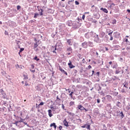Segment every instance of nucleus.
<instances>
[{
	"label": "nucleus",
	"mask_w": 130,
	"mask_h": 130,
	"mask_svg": "<svg viewBox=\"0 0 130 130\" xmlns=\"http://www.w3.org/2000/svg\"><path fill=\"white\" fill-rule=\"evenodd\" d=\"M57 46H58V47L62 46V44L61 43V42L59 41L56 43V45L55 46V50H56Z\"/></svg>",
	"instance_id": "nucleus-1"
},
{
	"label": "nucleus",
	"mask_w": 130,
	"mask_h": 130,
	"mask_svg": "<svg viewBox=\"0 0 130 130\" xmlns=\"http://www.w3.org/2000/svg\"><path fill=\"white\" fill-rule=\"evenodd\" d=\"M106 32L107 33H108V35H109V36H111V35H112V33H113V31L110 30V29H107L106 30Z\"/></svg>",
	"instance_id": "nucleus-2"
},
{
	"label": "nucleus",
	"mask_w": 130,
	"mask_h": 130,
	"mask_svg": "<svg viewBox=\"0 0 130 130\" xmlns=\"http://www.w3.org/2000/svg\"><path fill=\"white\" fill-rule=\"evenodd\" d=\"M38 47V42L35 43L34 45V50H36L37 51L38 50V49L37 48Z\"/></svg>",
	"instance_id": "nucleus-3"
},
{
	"label": "nucleus",
	"mask_w": 130,
	"mask_h": 130,
	"mask_svg": "<svg viewBox=\"0 0 130 130\" xmlns=\"http://www.w3.org/2000/svg\"><path fill=\"white\" fill-rule=\"evenodd\" d=\"M59 71H60V72L61 73H63V74H64L66 76H68V73H67V72H66V71L63 70V69H61V68L59 66Z\"/></svg>",
	"instance_id": "nucleus-4"
},
{
	"label": "nucleus",
	"mask_w": 130,
	"mask_h": 130,
	"mask_svg": "<svg viewBox=\"0 0 130 130\" xmlns=\"http://www.w3.org/2000/svg\"><path fill=\"white\" fill-rule=\"evenodd\" d=\"M82 45L83 48H87L88 47V43H87V42H84V43H83L82 44Z\"/></svg>",
	"instance_id": "nucleus-5"
},
{
	"label": "nucleus",
	"mask_w": 130,
	"mask_h": 130,
	"mask_svg": "<svg viewBox=\"0 0 130 130\" xmlns=\"http://www.w3.org/2000/svg\"><path fill=\"white\" fill-rule=\"evenodd\" d=\"M67 42L70 46H72V45H73V41H72V39L67 40Z\"/></svg>",
	"instance_id": "nucleus-6"
},
{
	"label": "nucleus",
	"mask_w": 130,
	"mask_h": 130,
	"mask_svg": "<svg viewBox=\"0 0 130 130\" xmlns=\"http://www.w3.org/2000/svg\"><path fill=\"white\" fill-rule=\"evenodd\" d=\"M63 123L65 126H69V122L67 121V119H64Z\"/></svg>",
	"instance_id": "nucleus-7"
},
{
	"label": "nucleus",
	"mask_w": 130,
	"mask_h": 130,
	"mask_svg": "<svg viewBox=\"0 0 130 130\" xmlns=\"http://www.w3.org/2000/svg\"><path fill=\"white\" fill-rule=\"evenodd\" d=\"M67 52H71V53H73V49L72 48V47L67 48Z\"/></svg>",
	"instance_id": "nucleus-8"
},
{
	"label": "nucleus",
	"mask_w": 130,
	"mask_h": 130,
	"mask_svg": "<svg viewBox=\"0 0 130 130\" xmlns=\"http://www.w3.org/2000/svg\"><path fill=\"white\" fill-rule=\"evenodd\" d=\"M69 61L70 62L68 63V66H69V68L70 69H74V68H75V66L72 64V61H71V60H70Z\"/></svg>",
	"instance_id": "nucleus-9"
},
{
	"label": "nucleus",
	"mask_w": 130,
	"mask_h": 130,
	"mask_svg": "<svg viewBox=\"0 0 130 130\" xmlns=\"http://www.w3.org/2000/svg\"><path fill=\"white\" fill-rule=\"evenodd\" d=\"M28 74L27 73L23 74V80H28Z\"/></svg>",
	"instance_id": "nucleus-10"
},
{
	"label": "nucleus",
	"mask_w": 130,
	"mask_h": 130,
	"mask_svg": "<svg viewBox=\"0 0 130 130\" xmlns=\"http://www.w3.org/2000/svg\"><path fill=\"white\" fill-rule=\"evenodd\" d=\"M78 109H79V110H84V109H85V108L83 106H82V105H79L78 106Z\"/></svg>",
	"instance_id": "nucleus-11"
},
{
	"label": "nucleus",
	"mask_w": 130,
	"mask_h": 130,
	"mask_svg": "<svg viewBox=\"0 0 130 130\" xmlns=\"http://www.w3.org/2000/svg\"><path fill=\"white\" fill-rule=\"evenodd\" d=\"M50 127H52V126H53L54 128L55 129H56V127H57V126H56V125L55 124V123H51V124L50 125Z\"/></svg>",
	"instance_id": "nucleus-12"
},
{
	"label": "nucleus",
	"mask_w": 130,
	"mask_h": 130,
	"mask_svg": "<svg viewBox=\"0 0 130 130\" xmlns=\"http://www.w3.org/2000/svg\"><path fill=\"white\" fill-rule=\"evenodd\" d=\"M48 112L49 116L51 117V116H52V111L51 110H48Z\"/></svg>",
	"instance_id": "nucleus-13"
},
{
	"label": "nucleus",
	"mask_w": 130,
	"mask_h": 130,
	"mask_svg": "<svg viewBox=\"0 0 130 130\" xmlns=\"http://www.w3.org/2000/svg\"><path fill=\"white\" fill-rule=\"evenodd\" d=\"M101 11H103L104 12V13H106V14H107L108 13V10H107V9H106V8H101Z\"/></svg>",
	"instance_id": "nucleus-14"
},
{
	"label": "nucleus",
	"mask_w": 130,
	"mask_h": 130,
	"mask_svg": "<svg viewBox=\"0 0 130 130\" xmlns=\"http://www.w3.org/2000/svg\"><path fill=\"white\" fill-rule=\"evenodd\" d=\"M104 35H105V34L103 32H100L99 36L100 37H101V38H103Z\"/></svg>",
	"instance_id": "nucleus-15"
},
{
	"label": "nucleus",
	"mask_w": 130,
	"mask_h": 130,
	"mask_svg": "<svg viewBox=\"0 0 130 130\" xmlns=\"http://www.w3.org/2000/svg\"><path fill=\"white\" fill-rule=\"evenodd\" d=\"M73 105H75V102L71 101L69 103V106H73Z\"/></svg>",
	"instance_id": "nucleus-16"
},
{
	"label": "nucleus",
	"mask_w": 130,
	"mask_h": 130,
	"mask_svg": "<svg viewBox=\"0 0 130 130\" xmlns=\"http://www.w3.org/2000/svg\"><path fill=\"white\" fill-rule=\"evenodd\" d=\"M74 94V92H71L70 94H69V96H70L71 99H73V100H75V99L73 97V94Z\"/></svg>",
	"instance_id": "nucleus-17"
},
{
	"label": "nucleus",
	"mask_w": 130,
	"mask_h": 130,
	"mask_svg": "<svg viewBox=\"0 0 130 130\" xmlns=\"http://www.w3.org/2000/svg\"><path fill=\"white\" fill-rule=\"evenodd\" d=\"M88 46L90 47H93V46H94V45L93 44V43L89 42H88Z\"/></svg>",
	"instance_id": "nucleus-18"
},
{
	"label": "nucleus",
	"mask_w": 130,
	"mask_h": 130,
	"mask_svg": "<svg viewBox=\"0 0 130 130\" xmlns=\"http://www.w3.org/2000/svg\"><path fill=\"white\" fill-rule=\"evenodd\" d=\"M42 38V36L41 35H36V38H38V39H39V38Z\"/></svg>",
	"instance_id": "nucleus-19"
},
{
	"label": "nucleus",
	"mask_w": 130,
	"mask_h": 130,
	"mask_svg": "<svg viewBox=\"0 0 130 130\" xmlns=\"http://www.w3.org/2000/svg\"><path fill=\"white\" fill-rule=\"evenodd\" d=\"M90 125L89 124H86V128H87V129L90 130L91 129L90 128Z\"/></svg>",
	"instance_id": "nucleus-20"
},
{
	"label": "nucleus",
	"mask_w": 130,
	"mask_h": 130,
	"mask_svg": "<svg viewBox=\"0 0 130 130\" xmlns=\"http://www.w3.org/2000/svg\"><path fill=\"white\" fill-rule=\"evenodd\" d=\"M128 86V83H127V82L125 83V84L123 85V87H124L125 88H126V89H127V86Z\"/></svg>",
	"instance_id": "nucleus-21"
},
{
	"label": "nucleus",
	"mask_w": 130,
	"mask_h": 130,
	"mask_svg": "<svg viewBox=\"0 0 130 130\" xmlns=\"http://www.w3.org/2000/svg\"><path fill=\"white\" fill-rule=\"evenodd\" d=\"M38 16H39V14L38 13H36L35 14V16H34V18L35 19H36L37 17H38Z\"/></svg>",
	"instance_id": "nucleus-22"
},
{
	"label": "nucleus",
	"mask_w": 130,
	"mask_h": 130,
	"mask_svg": "<svg viewBox=\"0 0 130 130\" xmlns=\"http://www.w3.org/2000/svg\"><path fill=\"white\" fill-rule=\"evenodd\" d=\"M40 16H43V10L42 9L40 10Z\"/></svg>",
	"instance_id": "nucleus-23"
},
{
	"label": "nucleus",
	"mask_w": 130,
	"mask_h": 130,
	"mask_svg": "<svg viewBox=\"0 0 130 130\" xmlns=\"http://www.w3.org/2000/svg\"><path fill=\"white\" fill-rule=\"evenodd\" d=\"M120 114H121V116L122 117V118H123V117H124V115H123V112L122 111L120 113Z\"/></svg>",
	"instance_id": "nucleus-24"
},
{
	"label": "nucleus",
	"mask_w": 130,
	"mask_h": 130,
	"mask_svg": "<svg viewBox=\"0 0 130 130\" xmlns=\"http://www.w3.org/2000/svg\"><path fill=\"white\" fill-rule=\"evenodd\" d=\"M37 40H38V38H34V41H35L36 43L39 42V40L37 41Z\"/></svg>",
	"instance_id": "nucleus-25"
},
{
	"label": "nucleus",
	"mask_w": 130,
	"mask_h": 130,
	"mask_svg": "<svg viewBox=\"0 0 130 130\" xmlns=\"http://www.w3.org/2000/svg\"><path fill=\"white\" fill-rule=\"evenodd\" d=\"M96 38H97V39L98 40L97 43H100V41H99V36H98V35H96Z\"/></svg>",
	"instance_id": "nucleus-26"
},
{
	"label": "nucleus",
	"mask_w": 130,
	"mask_h": 130,
	"mask_svg": "<svg viewBox=\"0 0 130 130\" xmlns=\"http://www.w3.org/2000/svg\"><path fill=\"white\" fill-rule=\"evenodd\" d=\"M20 118V121H18L20 123H21V122H24V119H22V118Z\"/></svg>",
	"instance_id": "nucleus-27"
},
{
	"label": "nucleus",
	"mask_w": 130,
	"mask_h": 130,
	"mask_svg": "<svg viewBox=\"0 0 130 130\" xmlns=\"http://www.w3.org/2000/svg\"><path fill=\"white\" fill-rule=\"evenodd\" d=\"M20 123V122H19V121H15V123H13V124H15L17 126V125H18V123Z\"/></svg>",
	"instance_id": "nucleus-28"
},
{
	"label": "nucleus",
	"mask_w": 130,
	"mask_h": 130,
	"mask_svg": "<svg viewBox=\"0 0 130 130\" xmlns=\"http://www.w3.org/2000/svg\"><path fill=\"white\" fill-rule=\"evenodd\" d=\"M126 50H127V51H130V46H128L126 48Z\"/></svg>",
	"instance_id": "nucleus-29"
},
{
	"label": "nucleus",
	"mask_w": 130,
	"mask_h": 130,
	"mask_svg": "<svg viewBox=\"0 0 130 130\" xmlns=\"http://www.w3.org/2000/svg\"><path fill=\"white\" fill-rule=\"evenodd\" d=\"M56 98H57V101H58V102H60V99L58 98V96L57 95L56 96Z\"/></svg>",
	"instance_id": "nucleus-30"
},
{
	"label": "nucleus",
	"mask_w": 130,
	"mask_h": 130,
	"mask_svg": "<svg viewBox=\"0 0 130 130\" xmlns=\"http://www.w3.org/2000/svg\"><path fill=\"white\" fill-rule=\"evenodd\" d=\"M24 48H20L19 51H20V52H22V51H24Z\"/></svg>",
	"instance_id": "nucleus-31"
},
{
	"label": "nucleus",
	"mask_w": 130,
	"mask_h": 130,
	"mask_svg": "<svg viewBox=\"0 0 130 130\" xmlns=\"http://www.w3.org/2000/svg\"><path fill=\"white\" fill-rule=\"evenodd\" d=\"M110 36V40L111 41L113 40V37H112V35H111V36Z\"/></svg>",
	"instance_id": "nucleus-32"
},
{
	"label": "nucleus",
	"mask_w": 130,
	"mask_h": 130,
	"mask_svg": "<svg viewBox=\"0 0 130 130\" xmlns=\"http://www.w3.org/2000/svg\"><path fill=\"white\" fill-rule=\"evenodd\" d=\"M34 59L37 60V61H38V60H39V58H37V56H35Z\"/></svg>",
	"instance_id": "nucleus-33"
},
{
	"label": "nucleus",
	"mask_w": 130,
	"mask_h": 130,
	"mask_svg": "<svg viewBox=\"0 0 130 130\" xmlns=\"http://www.w3.org/2000/svg\"><path fill=\"white\" fill-rule=\"evenodd\" d=\"M82 63H86V60H85V58H83L82 60Z\"/></svg>",
	"instance_id": "nucleus-34"
},
{
	"label": "nucleus",
	"mask_w": 130,
	"mask_h": 130,
	"mask_svg": "<svg viewBox=\"0 0 130 130\" xmlns=\"http://www.w3.org/2000/svg\"><path fill=\"white\" fill-rule=\"evenodd\" d=\"M80 3H79V2L76 1H75V5H76L77 6H78V5H79Z\"/></svg>",
	"instance_id": "nucleus-35"
},
{
	"label": "nucleus",
	"mask_w": 130,
	"mask_h": 130,
	"mask_svg": "<svg viewBox=\"0 0 130 130\" xmlns=\"http://www.w3.org/2000/svg\"><path fill=\"white\" fill-rule=\"evenodd\" d=\"M20 9H21V6H17V9L18 10H20Z\"/></svg>",
	"instance_id": "nucleus-36"
},
{
	"label": "nucleus",
	"mask_w": 130,
	"mask_h": 130,
	"mask_svg": "<svg viewBox=\"0 0 130 130\" xmlns=\"http://www.w3.org/2000/svg\"><path fill=\"white\" fill-rule=\"evenodd\" d=\"M66 91H68L69 93H71V90H70V88H69V89H66Z\"/></svg>",
	"instance_id": "nucleus-37"
},
{
	"label": "nucleus",
	"mask_w": 130,
	"mask_h": 130,
	"mask_svg": "<svg viewBox=\"0 0 130 130\" xmlns=\"http://www.w3.org/2000/svg\"><path fill=\"white\" fill-rule=\"evenodd\" d=\"M25 86H29V84L27 82V81H25Z\"/></svg>",
	"instance_id": "nucleus-38"
},
{
	"label": "nucleus",
	"mask_w": 130,
	"mask_h": 130,
	"mask_svg": "<svg viewBox=\"0 0 130 130\" xmlns=\"http://www.w3.org/2000/svg\"><path fill=\"white\" fill-rule=\"evenodd\" d=\"M5 35H9V32H8V31H7V30H5Z\"/></svg>",
	"instance_id": "nucleus-39"
},
{
	"label": "nucleus",
	"mask_w": 130,
	"mask_h": 130,
	"mask_svg": "<svg viewBox=\"0 0 130 130\" xmlns=\"http://www.w3.org/2000/svg\"><path fill=\"white\" fill-rule=\"evenodd\" d=\"M82 20H85V14L83 15V16L82 17Z\"/></svg>",
	"instance_id": "nucleus-40"
},
{
	"label": "nucleus",
	"mask_w": 130,
	"mask_h": 130,
	"mask_svg": "<svg viewBox=\"0 0 130 130\" xmlns=\"http://www.w3.org/2000/svg\"><path fill=\"white\" fill-rule=\"evenodd\" d=\"M119 105H120V102H118L117 104V106H118V107H119Z\"/></svg>",
	"instance_id": "nucleus-41"
},
{
	"label": "nucleus",
	"mask_w": 130,
	"mask_h": 130,
	"mask_svg": "<svg viewBox=\"0 0 130 130\" xmlns=\"http://www.w3.org/2000/svg\"><path fill=\"white\" fill-rule=\"evenodd\" d=\"M36 108H37L38 109H39V108H40V105H38V106H37Z\"/></svg>",
	"instance_id": "nucleus-42"
},
{
	"label": "nucleus",
	"mask_w": 130,
	"mask_h": 130,
	"mask_svg": "<svg viewBox=\"0 0 130 130\" xmlns=\"http://www.w3.org/2000/svg\"><path fill=\"white\" fill-rule=\"evenodd\" d=\"M68 114H69V115H73L74 114L72 113L71 112H68Z\"/></svg>",
	"instance_id": "nucleus-43"
},
{
	"label": "nucleus",
	"mask_w": 130,
	"mask_h": 130,
	"mask_svg": "<svg viewBox=\"0 0 130 130\" xmlns=\"http://www.w3.org/2000/svg\"><path fill=\"white\" fill-rule=\"evenodd\" d=\"M59 130L62 129V126H60H60H59Z\"/></svg>",
	"instance_id": "nucleus-44"
},
{
	"label": "nucleus",
	"mask_w": 130,
	"mask_h": 130,
	"mask_svg": "<svg viewBox=\"0 0 130 130\" xmlns=\"http://www.w3.org/2000/svg\"><path fill=\"white\" fill-rule=\"evenodd\" d=\"M44 105V102H41L39 105H41V106H42V105Z\"/></svg>",
	"instance_id": "nucleus-45"
},
{
	"label": "nucleus",
	"mask_w": 130,
	"mask_h": 130,
	"mask_svg": "<svg viewBox=\"0 0 130 130\" xmlns=\"http://www.w3.org/2000/svg\"><path fill=\"white\" fill-rule=\"evenodd\" d=\"M96 75L98 76V77H99V75H100V72H96Z\"/></svg>",
	"instance_id": "nucleus-46"
},
{
	"label": "nucleus",
	"mask_w": 130,
	"mask_h": 130,
	"mask_svg": "<svg viewBox=\"0 0 130 130\" xmlns=\"http://www.w3.org/2000/svg\"><path fill=\"white\" fill-rule=\"evenodd\" d=\"M103 128H104H104H105V129L107 128H106V125H105V124L103 125Z\"/></svg>",
	"instance_id": "nucleus-47"
},
{
	"label": "nucleus",
	"mask_w": 130,
	"mask_h": 130,
	"mask_svg": "<svg viewBox=\"0 0 130 130\" xmlns=\"http://www.w3.org/2000/svg\"><path fill=\"white\" fill-rule=\"evenodd\" d=\"M69 23H72V21H68V26H71V24H69Z\"/></svg>",
	"instance_id": "nucleus-48"
},
{
	"label": "nucleus",
	"mask_w": 130,
	"mask_h": 130,
	"mask_svg": "<svg viewBox=\"0 0 130 130\" xmlns=\"http://www.w3.org/2000/svg\"><path fill=\"white\" fill-rule=\"evenodd\" d=\"M119 73H120V72L119 71H115V74H119Z\"/></svg>",
	"instance_id": "nucleus-49"
},
{
	"label": "nucleus",
	"mask_w": 130,
	"mask_h": 130,
	"mask_svg": "<svg viewBox=\"0 0 130 130\" xmlns=\"http://www.w3.org/2000/svg\"><path fill=\"white\" fill-rule=\"evenodd\" d=\"M81 127H82V128H85V127H86V124L83 126H82Z\"/></svg>",
	"instance_id": "nucleus-50"
},
{
	"label": "nucleus",
	"mask_w": 130,
	"mask_h": 130,
	"mask_svg": "<svg viewBox=\"0 0 130 130\" xmlns=\"http://www.w3.org/2000/svg\"><path fill=\"white\" fill-rule=\"evenodd\" d=\"M125 42H129L127 39H125Z\"/></svg>",
	"instance_id": "nucleus-51"
},
{
	"label": "nucleus",
	"mask_w": 130,
	"mask_h": 130,
	"mask_svg": "<svg viewBox=\"0 0 130 130\" xmlns=\"http://www.w3.org/2000/svg\"><path fill=\"white\" fill-rule=\"evenodd\" d=\"M100 102V99H98L97 100V103H99Z\"/></svg>",
	"instance_id": "nucleus-52"
},
{
	"label": "nucleus",
	"mask_w": 130,
	"mask_h": 130,
	"mask_svg": "<svg viewBox=\"0 0 130 130\" xmlns=\"http://www.w3.org/2000/svg\"><path fill=\"white\" fill-rule=\"evenodd\" d=\"M62 109H64V105L63 104H62Z\"/></svg>",
	"instance_id": "nucleus-53"
},
{
	"label": "nucleus",
	"mask_w": 130,
	"mask_h": 130,
	"mask_svg": "<svg viewBox=\"0 0 130 130\" xmlns=\"http://www.w3.org/2000/svg\"><path fill=\"white\" fill-rule=\"evenodd\" d=\"M51 109H52V110H54V108L53 107H51Z\"/></svg>",
	"instance_id": "nucleus-54"
},
{
	"label": "nucleus",
	"mask_w": 130,
	"mask_h": 130,
	"mask_svg": "<svg viewBox=\"0 0 130 130\" xmlns=\"http://www.w3.org/2000/svg\"><path fill=\"white\" fill-rule=\"evenodd\" d=\"M23 123H24V124H26V125H27V126H28V124H27V122H22Z\"/></svg>",
	"instance_id": "nucleus-55"
},
{
	"label": "nucleus",
	"mask_w": 130,
	"mask_h": 130,
	"mask_svg": "<svg viewBox=\"0 0 130 130\" xmlns=\"http://www.w3.org/2000/svg\"><path fill=\"white\" fill-rule=\"evenodd\" d=\"M88 69H92V66H91L90 65H89L88 67Z\"/></svg>",
	"instance_id": "nucleus-56"
},
{
	"label": "nucleus",
	"mask_w": 130,
	"mask_h": 130,
	"mask_svg": "<svg viewBox=\"0 0 130 130\" xmlns=\"http://www.w3.org/2000/svg\"><path fill=\"white\" fill-rule=\"evenodd\" d=\"M105 49H106V51H108V50H109L108 48L105 47Z\"/></svg>",
	"instance_id": "nucleus-57"
},
{
	"label": "nucleus",
	"mask_w": 130,
	"mask_h": 130,
	"mask_svg": "<svg viewBox=\"0 0 130 130\" xmlns=\"http://www.w3.org/2000/svg\"><path fill=\"white\" fill-rule=\"evenodd\" d=\"M32 73H35V70H30Z\"/></svg>",
	"instance_id": "nucleus-58"
},
{
	"label": "nucleus",
	"mask_w": 130,
	"mask_h": 130,
	"mask_svg": "<svg viewBox=\"0 0 130 130\" xmlns=\"http://www.w3.org/2000/svg\"><path fill=\"white\" fill-rule=\"evenodd\" d=\"M92 75H94V73H95V72L94 71V70H92Z\"/></svg>",
	"instance_id": "nucleus-59"
},
{
	"label": "nucleus",
	"mask_w": 130,
	"mask_h": 130,
	"mask_svg": "<svg viewBox=\"0 0 130 130\" xmlns=\"http://www.w3.org/2000/svg\"><path fill=\"white\" fill-rule=\"evenodd\" d=\"M16 43L17 44H19V43H20V41H17Z\"/></svg>",
	"instance_id": "nucleus-60"
},
{
	"label": "nucleus",
	"mask_w": 130,
	"mask_h": 130,
	"mask_svg": "<svg viewBox=\"0 0 130 130\" xmlns=\"http://www.w3.org/2000/svg\"><path fill=\"white\" fill-rule=\"evenodd\" d=\"M109 64H112V61H110V62H109Z\"/></svg>",
	"instance_id": "nucleus-61"
},
{
	"label": "nucleus",
	"mask_w": 130,
	"mask_h": 130,
	"mask_svg": "<svg viewBox=\"0 0 130 130\" xmlns=\"http://www.w3.org/2000/svg\"><path fill=\"white\" fill-rule=\"evenodd\" d=\"M71 52H68V53H67V54H68V55H70V54H71Z\"/></svg>",
	"instance_id": "nucleus-62"
},
{
	"label": "nucleus",
	"mask_w": 130,
	"mask_h": 130,
	"mask_svg": "<svg viewBox=\"0 0 130 130\" xmlns=\"http://www.w3.org/2000/svg\"><path fill=\"white\" fill-rule=\"evenodd\" d=\"M127 12H128V13H130V10L129 9H127Z\"/></svg>",
	"instance_id": "nucleus-63"
},
{
	"label": "nucleus",
	"mask_w": 130,
	"mask_h": 130,
	"mask_svg": "<svg viewBox=\"0 0 130 130\" xmlns=\"http://www.w3.org/2000/svg\"><path fill=\"white\" fill-rule=\"evenodd\" d=\"M84 14H90V12H85Z\"/></svg>",
	"instance_id": "nucleus-64"
}]
</instances>
